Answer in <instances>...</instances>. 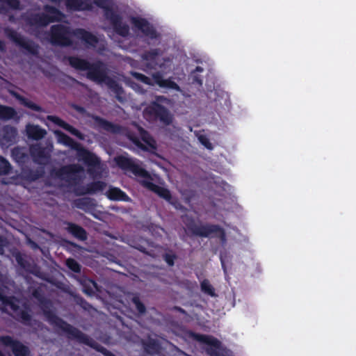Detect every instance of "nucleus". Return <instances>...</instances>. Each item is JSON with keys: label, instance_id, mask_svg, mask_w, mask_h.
Listing matches in <instances>:
<instances>
[{"label": "nucleus", "instance_id": "obj_1", "mask_svg": "<svg viewBox=\"0 0 356 356\" xmlns=\"http://www.w3.org/2000/svg\"><path fill=\"white\" fill-rule=\"evenodd\" d=\"M32 296L42 305L44 316L49 323L54 327L62 330L67 334L69 339L75 340L79 343L86 345L104 356H115L105 347L98 343L86 334L82 332L78 328L69 324L67 322L58 316L50 308L49 302L45 298L40 289H35L32 291Z\"/></svg>", "mask_w": 356, "mask_h": 356}, {"label": "nucleus", "instance_id": "obj_2", "mask_svg": "<svg viewBox=\"0 0 356 356\" xmlns=\"http://www.w3.org/2000/svg\"><path fill=\"white\" fill-rule=\"evenodd\" d=\"M67 60L70 65L77 70L87 71V78L99 83H104L108 88L115 95L116 99L123 102L122 95L124 90L117 81L107 74L105 65L102 61L91 63L86 59L76 56H67Z\"/></svg>", "mask_w": 356, "mask_h": 356}, {"label": "nucleus", "instance_id": "obj_3", "mask_svg": "<svg viewBox=\"0 0 356 356\" xmlns=\"http://www.w3.org/2000/svg\"><path fill=\"white\" fill-rule=\"evenodd\" d=\"M56 134L58 137L59 142L76 151L79 160L82 161L88 167L95 168L100 164L99 159L94 153L83 147L79 143L61 131H57Z\"/></svg>", "mask_w": 356, "mask_h": 356}, {"label": "nucleus", "instance_id": "obj_4", "mask_svg": "<svg viewBox=\"0 0 356 356\" xmlns=\"http://www.w3.org/2000/svg\"><path fill=\"white\" fill-rule=\"evenodd\" d=\"M93 3L104 10V16L109 21L114 31L122 37L129 34V26L122 22V17L112 7V0H93Z\"/></svg>", "mask_w": 356, "mask_h": 356}, {"label": "nucleus", "instance_id": "obj_5", "mask_svg": "<svg viewBox=\"0 0 356 356\" xmlns=\"http://www.w3.org/2000/svg\"><path fill=\"white\" fill-rule=\"evenodd\" d=\"M188 230L192 235L207 238L211 234H216V236L220 238L222 243L227 241L226 233L223 228L218 225L204 224L198 225L193 218H191L186 222Z\"/></svg>", "mask_w": 356, "mask_h": 356}, {"label": "nucleus", "instance_id": "obj_6", "mask_svg": "<svg viewBox=\"0 0 356 356\" xmlns=\"http://www.w3.org/2000/svg\"><path fill=\"white\" fill-rule=\"evenodd\" d=\"M44 13H35L29 15L26 19V23L35 27H44L49 23L60 22L63 17V13L57 8L47 5L44 6Z\"/></svg>", "mask_w": 356, "mask_h": 356}, {"label": "nucleus", "instance_id": "obj_7", "mask_svg": "<svg viewBox=\"0 0 356 356\" xmlns=\"http://www.w3.org/2000/svg\"><path fill=\"white\" fill-rule=\"evenodd\" d=\"M50 41L52 44L60 47L72 45L73 32L70 26L64 24H54L50 28Z\"/></svg>", "mask_w": 356, "mask_h": 356}, {"label": "nucleus", "instance_id": "obj_8", "mask_svg": "<svg viewBox=\"0 0 356 356\" xmlns=\"http://www.w3.org/2000/svg\"><path fill=\"white\" fill-rule=\"evenodd\" d=\"M144 112L150 118L159 120L165 126L171 124L173 121V116L170 111L156 102H152L145 108Z\"/></svg>", "mask_w": 356, "mask_h": 356}, {"label": "nucleus", "instance_id": "obj_9", "mask_svg": "<svg viewBox=\"0 0 356 356\" xmlns=\"http://www.w3.org/2000/svg\"><path fill=\"white\" fill-rule=\"evenodd\" d=\"M0 300L6 306H9L15 313L14 318L26 325H29L32 316L28 311L20 309L19 306L15 302L16 298L14 296H3L0 293Z\"/></svg>", "mask_w": 356, "mask_h": 356}, {"label": "nucleus", "instance_id": "obj_10", "mask_svg": "<svg viewBox=\"0 0 356 356\" xmlns=\"http://www.w3.org/2000/svg\"><path fill=\"white\" fill-rule=\"evenodd\" d=\"M115 161L118 166L122 170L131 172L137 177L147 179L151 178L149 172L140 165L136 163L131 158H128L121 155L117 156L115 159Z\"/></svg>", "mask_w": 356, "mask_h": 356}, {"label": "nucleus", "instance_id": "obj_11", "mask_svg": "<svg viewBox=\"0 0 356 356\" xmlns=\"http://www.w3.org/2000/svg\"><path fill=\"white\" fill-rule=\"evenodd\" d=\"M7 35L17 46L24 49L29 54L35 56L38 55L39 46L33 40L24 38L13 29L8 30Z\"/></svg>", "mask_w": 356, "mask_h": 356}, {"label": "nucleus", "instance_id": "obj_12", "mask_svg": "<svg viewBox=\"0 0 356 356\" xmlns=\"http://www.w3.org/2000/svg\"><path fill=\"white\" fill-rule=\"evenodd\" d=\"M83 168L79 164H70L61 167L56 172V176L62 179L65 180L72 184H76L79 181L78 173L83 172Z\"/></svg>", "mask_w": 356, "mask_h": 356}, {"label": "nucleus", "instance_id": "obj_13", "mask_svg": "<svg viewBox=\"0 0 356 356\" xmlns=\"http://www.w3.org/2000/svg\"><path fill=\"white\" fill-rule=\"evenodd\" d=\"M0 343L6 347H10L15 356H29L31 351L28 346L20 341L14 339L11 336H0Z\"/></svg>", "mask_w": 356, "mask_h": 356}, {"label": "nucleus", "instance_id": "obj_14", "mask_svg": "<svg viewBox=\"0 0 356 356\" xmlns=\"http://www.w3.org/2000/svg\"><path fill=\"white\" fill-rule=\"evenodd\" d=\"M131 22L136 29L141 31V33L148 38L151 40L159 38V33L154 26L145 18L132 17L131 18Z\"/></svg>", "mask_w": 356, "mask_h": 356}, {"label": "nucleus", "instance_id": "obj_15", "mask_svg": "<svg viewBox=\"0 0 356 356\" xmlns=\"http://www.w3.org/2000/svg\"><path fill=\"white\" fill-rule=\"evenodd\" d=\"M193 337L197 341L210 346L207 349V353L209 356H222L219 351L221 342L218 339L212 336L196 333H193Z\"/></svg>", "mask_w": 356, "mask_h": 356}, {"label": "nucleus", "instance_id": "obj_16", "mask_svg": "<svg viewBox=\"0 0 356 356\" xmlns=\"http://www.w3.org/2000/svg\"><path fill=\"white\" fill-rule=\"evenodd\" d=\"M30 154L33 161L39 165H46L49 163L51 154L46 147L40 144L32 145L30 147Z\"/></svg>", "mask_w": 356, "mask_h": 356}, {"label": "nucleus", "instance_id": "obj_17", "mask_svg": "<svg viewBox=\"0 0 356 356\" xmlns=\"http://www.w3.org/2000/svg\"><path fill=\"white\" fill-rule=\"evenodd\" d=\"M47 119L57 126L63 128L65 131H68L72 135L76 136L77 138L80 140H84L85 136L83 134H82L79 130L70 125L59 117L56 115H47Z\"/></svg>", "mask_w": 356, "mask_h": 356}, {"label": "nucleus", "instance_id": "obj_18", "mask_svg": "<svg viewBox=\"0 0 356 356\" xmlns=\"http://www.w3.org/2000/svg\"><path fill=\"white\" fill-rule=\"evenodd\" d=\"M63 225H65V231L79 241H84L88 239V233L81 226L70 221H64Z\"/></svg>", "mask_w": 356, "mask_h": 356}, {"label": "nucleus", "instance_id": "obj_19", "mask_svg": "<svg viewBox=\"0 0 356 356\" xmlns=\"http://www.w3.org/2000/svg\"><path fill=\"white\" fill-rule=\"evenodd\" d=\"M106 184L103 181H94L86 184V186H80L75 189V193L79 195L86 194H95L104 190Z\"/></svg>", "mask_w": 356, "mask_h": 356}, {"label": "nucleus", "instance_id": "obj_20", "mask_svg": "<svg viewBox=\"0 0 356 356\" xmlns=\"http://www.w3.org/2000/svg\"><path fill=\"white\" fill-rule=\"evenodd\" d=\"M73 35L88 47H95L99 42L96 35L84 29H75L73 31Z\"/></svg>", "mask_w": 356, "mask_h": 356}, {"label": "nucleus", "instance_id": "obj_21", "mask_svg": "<svg viewBox=\"0 0 356 356\" xmlns=\"http://www.w3.org/2000/svg\"><path fill=\"white\" fill-rule=\"evenodd\" d=\"M65 6L70 10L91 11L93 9L90 0H66Z\"/></svg>", "mask_w": 356, "mask_h": 356}, {"label": "nucleus", "instance_id": "obj_22", "mask_svg": "<svg viewBox=\"0 0 356 356\" xmlns=\"http://www.w3.org/2000/svg\"><path fill=\"white\" fill-rule=\"evenodd\" d=\"M142 185L167 201H170L172 198L170 191L168 188L160 186L151 181L143 180Z\"/></svg>", "mask_w": 356, "mask_h": 356}, {"label": "nucleus", "instance_id": "obj_23", "mask_svg": "<svg viewBox=\"0 0 356 356\" xmlns=\"http://www.w3.org/2000/svg\"><path fill=\"white\" fill-rule=\"evenodd\" d=\"M152 79L154 83L160 88L173 89L177 91L180 90V88L177 83L171 79H163V74L159 72L154 73L152 74Z\"/></svg>", "mask_w": 356, "mask_h": 356}, {"label": "nucleus", "instance_id": "obj_24", "mask_svg": "<svg viewBox=\"0 0 356 356\" xmlns=\"http://www.w3.org/2000/svg\"><path fill=\"white\" fill-rule=\"evenodd\" d=\"M26 134L29 139L39 140L44 138L47 133L40 125L28 124L26 126Z\"/></svg>", "mask_w": 356, "mask_h": 356}, {"label": "nucleus", "instance_id": "obj_25", "mask_svg": "<svg viewBox=\"0 0 356 356\" xmlns=\"http://www.w3.org/2000/svg\"><path fill=\"white\" fill-rule=\"evenodd\" d=\"M94 120L99 128L107 132L118 134L122 130V127L120 125L113 124V122L99 116H95L94 118Z\"/></svg>", "mask_w": 356, "mask_h": 356}, {"label": "nucleus", "instance_id": "obj_26", "mask_svg": "<svg viewBox=\"0 0 356 356\" xmlns=\"http://www.w3.org/2000/svg\"><path fill=\"white\" fill-rule=\"evenodd\" d=\"M2 140L6 145H11L16 140L17 130L10 125H6L1 129Z\"/></svg>", "mask_w": 356, "mask_h": 356}, {"label": "nucleus", "instance_id": "obj_27", "mask_svg": "<svg viewBox=\"0 0 356 356\" xmlns=\"http://www.w3.org/2000/svg\"><path fill=\"white\" fill-rule=\"evenodd\" d=\"M107 197L113 201L129 202L131 198L127 194L117 187H111L106 192Z\"/></svg>", "mask_w": 356, "mask_h": 356}, {"label": "nucleus", "instance_id": "obj_28", "mask_svg": "<svg viewBox=\"0 0 356 356\" xmlns=\"http://www.w3.org/2000/svg\"><path fill=\"white\" fill-rule=\"evenodd\" d=\"M163 54L161 49H152L149 51H145L142 54V58L144 60L148 62L147 66H150L152 68H154V66L157 65V58Z\"/></svg>", "mask_w": 356, "mask_h": 356}, {"label": "nucleus", "instance_id": "obj_29", "mask_svg": "<svg viewBox=\"0 0 356 356\" xmlns=\"http://www.w3.org/2000/svg\"><path fill=\"white\" fill-rule=\"evenodd\" d=\"M74 206L79 209L86 212L93 210L96 206L95 200L90 197H81L74 201Z\"/></svg>", "mask_w": 356, "mask_h": 356}, {"label": "nucleus", "instance_id": "obj_30", "mask_svg": "<svg viewBox=\"0 0 356 356\" xmlns=\"http://www.w3.org/2000/svg\"><path fill=\"white\" fill-rule=\"evenodd\" d=\"M10 94L16 99H17L21 104L24 106L25 107L31 109L32 111H36V112H42V108L35 104L34 102H31L26 97L21 95L17 92H11Z\"/></svg>", "mask_w": 356, "mask_h": 356}, {"label": "nucleus", "instance_id": "obj_31", "mask_svg": "<svg viewBox=\"0 0 356 356\" xmlns=\"http://www.w3.org/2000/svg\"><path fill=\"white\" fill-rule=\"evenodd\" d=\"M12 157L19 164H24L27 159L28 154L22 147H16L11 151Z\"/></svg>", "mask_w": 356, "mask_h": 356}, {"label": "nucleus", "instance_id": "obj_32", "mask_svg": "<svg viewBox=\"0 0 356 356\" xmlns=\"http://www.w3.org/2000/svg\"><path fill=\"white\" fill-rule=\"evenodd\" d=\"M17 117V112L13 107L0 104V119L9 120Z\"/></svg>", "mask_w": 356, "mask_h": 356}, {"label": "nucleus", "instance_id": "obj_33", "mask_svg": "<svg viewBox=\"0 0 356 356\" xmlns=\"http://www.w3.org/2000/svg\"><path fill=\"white\" fill-rule=\"evenodd\" d=\"M81 284L83 286V291L88 296H92L94 294V289H97V284L95 281L89 278H84L81 281Z\"/></svg>", "mask_w": 356, "mask_h": 356}, {"label": "nucleus", "instance_id": "obj_34", "mask_svg": "<svg viewBox=\"0 0 356 356\" xmlns=\"http://www.w3.org/2000/svg\"><path fill=\"white\" fill-rule=\"evenodd\" d=\"M144 350L149 354H154L159 352L160 345L155 339H149L143 342Z\"/></svg>", "mask_w": 356, "mask_h": 356}, {"label": "nucleus", "instance_id": "obj_35", "mask_svg": "<svg viewBox=\"0 0 356 356\" xmlns=\"http://www.w3.org/2000/svg\"><path fill=\"white\" fill-rule=\"evenodd\" d=\"M15 259H16L17 264H19V266L21 268H22L27 272L34 273L33 270H32L33 266L31 264V263L29 261H27L26 259H24L21 254L18 253L15 256Z\"/></svg>", "mask_w": 356, "mask_h": 356}, {"label": "nucleus", "instance_id": "obj_36", "mask_svg": "<svg viewBox=\"0 0 356 356\" xmlns=\"http://www.w3.org/2000/svg\"><path fill=\"white\" fill-rule=\"evenodd\" d=\"M12 166L9 161L3 156H0V175H6L10 173Z\"/></svg>", "mask_w": 356, "mask_h": 356}, {"label": "nucleus", "instance_id": "obj_37", "mask_svg": "<svg viewBox=\"0 0 356 356\" xmlns=\"http://www.w3.org/2000/svg\"><path fill=\"white\" fill-rule=\"evenodd\" d=\"M201 291L211 297L216 296L215 289L208 280H204L200 284Z\"/></svg>", "mask_w": 356, "mask_h": 356}, {"label": "nucleus", "instance_id": "obj_38", "mask_svg": "<svg viewBox=\"0 0 356 356\" xmlns=\"http://www.w3.org/2000/svg\"><path fill=\"white\" fill-rule=\"evenodd\" d=\"M131 75L134 78H135L136 80L146 84L148 86H153L154 84V82H152V79L145 76L143 74H141L140 72H131Z\"/></svg>", "mask_w": 356, "mask_h": 356}, {"label": "nucleus", "instance_id": "obj_39", "mask_svg": "<svg viewBox=\"0 0 356 356\" xmlns=\"http://www.w3.org/2000/svg\"><path fill=\"white\" fill-rule=\"evenodd\" d=\"M67 267L76 273H79L81 270V266L74 259L69 258L66 260Z\"/></svg>", "mask_w": 356, "mask_h": 356}, {"label": "nucleus", "instance_id": "obj_40", "mask_svg": "<svg viewBox=\"0 0 356 356\" xmlns=\"http://www.w3.org/2000/svg\"><path fill=\"white\" fill-rule=\"evenodd\" d=\"M131 301L140 314H144L146 312V307L145 305L140 301L138 296L133 297Z\"/></svg>", "mask_w": 356, "mask_h": 356}, {"label": "nucleus", "instance_id": "obj_41", "mask_svg": "<svg viewBox=\"0 0 356 356\" xmlns=\"http://www.w3.org/2000/svg\"><path fill=\"white\" fill-rule=\"evenodd\" d=\"M163 258L169 266H172L175 264L177 255L174 253H165L163 254Z\"/></svg>", "mask_w": 356, "mask_h": 356}, {"label": "nucleus", "instance_id": "obj_42", "mask_svg": "<svg viewBox=\"0 0 356 356\" xmlns=\"http://www.w3.org/2000/svg\"><path fill=\"white\" fill-rule=\"evenodd\" d=\"M2 2L6 3L10 8L17 9L19 6V0H1Z\"/></svg>", "mask_w": 356, "mask_h": 356}, {"label": "nucleus", "instance_id": "obj_43", "mask_svg": "<svg viewBox=\"0 0 356 356\" xmlns=\"http://www.w3.org/2000/svg\"><path fill=\"white\" fill-rule=\"evenodd\" d=\"M200 142L207 149H213L212 144L210 143L209 140L204 136H200L199 137Z\"/></svg>", "mask_w": 356, "mask_h": 356}, {"label": "nucleus", "instance_id": "obj_44", "mask_svg": "<svg viewBox=\"0 0 356 356\" xmlns=\"http://www.w3.org/2000/svg\"><path fill=\"white\" fill-rule=\"evenodd\" d=\"M6 239L0 236V254H3L4 253V247L6 246Z\"/></svg>", "mask_w": 356, "mask_h": 356}, {"label": "nucleus", "instance_id": "obj_45", "mask_svg": "<svg viewBox=\"0 0 356 356\" xmlns=\"http://www.w3.org/2000/svg\"><path fill=\"white\" fill-rule=\"evenodd\" d=\"M193 81L194 83H197L200 86L202 85V79L198 75H193Z\"/></svg>", "mask_w": 356, "mask_h": 356}, {"label": "nucleus", "instance_id": "obj_46", "mask_svg": "<svg viewBox=\"0 0 356 356\" xmlns=\"http://www.w3.org/2000/svg\"><path fill=\"white\" fill-rule=\"evenodd\" d=\"M136 249H137V250H138L140 252H143V253L145 254L150 255V253H149V252L147 250V249H146L144 246H143V245H138V246L136 247Z\"/></svg>", "mask_w": 356, "mask_h": 356}, {"label": "nucleus", "instance_id": "obj_47", "mask_svg": "<svg viewBox=\"0 0 356 356\" xmlns=\"http://www.w3.org/2000/svg\"><path fill=\"white\" fill-rule=\"evenodd\" d=\"M81 303L83 306V307L86 308V305H89V304L82 298H80Z\"/></svg>", "mask_w": 356, "mask_h": 356}, {"label": "nucleus", "instance_id": "obj_48", "mask_svg": "<svg viewBox=\"0 0 356 356\" xmlns=\"http://www.w3.org/2000/svg\"><path fill=\"white\" fill-rule=\"evenodd\" d=\"M131 140L138 146H140L141 143L137 138H131Z\"/></svg>", "mask_w": 356, "mask_h": 356}, {"label": "nucleus", "instance_id": "obj_49", "mask_svg": "<svg viewBox=\"0 0 356 356\" xmlns=\"http://www.w3.org/2000/svg\"><path fill=\"white\" fill-rule=\"evenodd\" d=\"M5 49V43L3 41L0 40V51H3Z\"/></svg>", "mask_w": 356, "mask_h": 356}, {"label": "nucleus", "instance_id": "obj_50", "mask_svg": "<svg viewBox=\"0 0 356 356\" xmlns=\"http://www.w3.org/2000/svg\"><path fill=\"white\" fill-rule=\"evenodd\" d=\"M203 71V68L200 66H197L194 70L193 72H202Z\"/></svg>", "mask_w": 356, "mask_h": 356}, {"label": "nucleus", "instance_id": "obj_51", "mask_svg": "<svg viewBox=\"0 0 356 356\" xmlns=\"http://www.w3.org/2000/svg\"><path fill=\"white\" fill-rule=\"evenodd\" d=\"M221 263H222V268H224V270H225L224 261H223L222 260H221Z\"/></svg>", "mask_w": 356, "mask_h": 356}, {"label": "nucleus", "instance_id": "obj_52", "mask_svg": "<svg viewBox=\"0 0 356 356\" xmlns=\"http://www.w3.org/2000/svg\"><path fill=\"white\" fill-rule=\"evenodd\" d=\"M52 2H60L61 0H50Z\"/></svg>", "mask_w": 356, "mask_h": 356}, {"label": "nucleus", "instance_id": "obj_53", "mask_svg": "<svg viewBox=\"0 0 356 356\" xmlns=\"http://www.w3.org/2000/svg\"><path fill=\"white\" fill-rule=\"evenodd\" d=\"M144 141H145L147 143H148V145L151 147H153L151 143H148L145 138H143Z\"/></svg>", "mask_w": 356, "mask_h": 356}, {"label": "nucleus", "instance_id": "obj_54", "mask_svg": "<svg viewBox=\"0 0 356 356\" xmlns=\"http://www.w3.org/2000/svg\"><path fill=\"white\" fill-rule=\"evenodd\" d=\"M38 177L37 175H34L33 177H32V179H36Z\"/></svg>", "mask_w": 356, "mask_h": 356}, {"label": "nucleus", "instance_id": "obj_55", "mask_svg": "<svg viewBox=\"0 0 356 356\" xmlns=\"http://www.w3.org/2000/svg\"><path fill=\"white\" fill-rule=\"evenodd\" d=\"M0 356H5V355L2 353V351L0 350Z\"/></svg>", "mask_w": 356, "mask_h": 356}]
</instances>
